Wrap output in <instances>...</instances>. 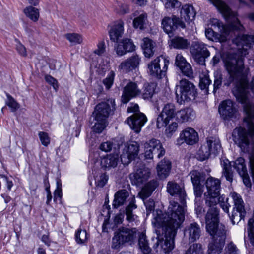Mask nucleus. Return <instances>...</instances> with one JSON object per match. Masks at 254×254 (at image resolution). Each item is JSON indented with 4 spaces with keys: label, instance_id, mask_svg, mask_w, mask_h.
Returning a JSON list of instances; mask_svg holds the SVG:
<instances>
[{
    "label": "nucleus",
    "instance_id": "obj_19",
    "mask_svg": "<svg viewBox=\"0 0 254 254\" xmlns=\"http://www.w3.org/2000/svg\"><path fill=\"white\" fill-rule=\"evenodd\" d=\"M180 139L189 145H193L198 141V134L192 128L187 127L184 129L180 134Z\"/></svg>",
    "mask_w": 254,
    "mask_h": 254
},
{
    "label": "nucleus",
    "instance_id": "obj_23",
    "mask_svg": "<svg viewBox=\"0 0 254 254\" xmlns=\"http://www.w3.org/2000/svg\"><path fill=\"white\" fill-rule=\"evenodd\" d=\"M200 232L199 225L196 223H192L186 227L184 235L188 238L190 242H193L199 238Z\"/></svg>",
    "mask_w": 254,
    "mask_h": 254
},
{
    "label": "nucleus",
    "instance_id": "obj_26",
    "mask_svg": "<svg viewBox=\"0 0 254 254\" xmlns=\"http://www.w3.org/2000/svg\"><path fill=\"white\" fill-rule=\"evenodd\" d=\"M158 186L157 182L154 180L146 183L139 192L138 195L143 200L149 197Z\"/></svg>",
    "mask_w": 254,
    "mask_h": 254
},
{
    "label": "nucleus",
    "instance_id": "obj_20",
    "mask_svg": "<svg viewBox=\"0 0 254 254\" xmlns=\"http://www.w3.org/2000/svg\"><path fill=\"white\" fill-rule=\"evenodd\" d=\"M134 17L133 26L136 29L143 30L147 27L148 24V16L146 13L143 11H136L131 15V18Z\"/></svg>",
    "mask_w": 254,
    "mask_h": 254
},
{
    "label": "nucleus",
    "instance_id": "obj_36",
    "mask_svg": "<svg viewBox=\"0 0 254 254\" xmlns=\"http://www.w3.org/2000/svg\"><path fill=\"white\" fill-rule=\"evenodd\" d=\"M210 150H211L212 154H216L221 150V146L219 139L214 137H208L205 143Z\"/></svg>",
    "mask_w": 254,
    "mask_h": 254
},
{
    "label": "nucleus",
    "instance_id": "obj_33",
    "mask_svg": "<svg viewBox=\"0 0 254 254\" xmlns=\"http://www.w3.org/2000/svg\"><path fill=\"white\" fill-rule=\"evenodd\" d=\"M154 42L148 38H144L142 40L141 47L146 57L150 58L154 54Z\"/></svg>",
    "mask_w": 254,
    "mask_h": 254
},
{
    "label": "nucleus",
    "instance_id": "obj_21",
    "mask_svg": "<svg viewBox=\"0 0 254 254\" xmlns=\"http://www.w3.org/2000/svg\"><path fill=\"white\" fill-rule=\"evenodd\" d=\"M167 191L172 196L179 197L181 203H183L186 197L184 189L178 184L174 181H169L167 185Z\"/></svg>",
    "mask_w": 254,
    "mask_h": 254
},
{
    "label": "nucleus",
    "instance_id": "obj_34",
    "mask_svg": "<svg viewBox=\"0 0 254 254\" xmlns=\"http://www.w3.org/2000/svg\"><path fill=\"white\" fill-rule=\"evenodd\" d=\"M23 11L26 16L33 22H36L38 21L40 17V12L38 8L33 7L32 5L26 7Z\"/></svg>",
    "mask_w": 254,
    "mask_h": 254
},
{
    "label": "nucleus",
    "instance_id": "obj_12",
    "mask_svg": "<svg viewBox=\"0 0 254 254\" xmlns=\"http://www.w3.org/2000/svg\"><path fill=\"white\" fill-rule=\"evenodd\" d=\"M139 145L136 141H129L125 146L121 160L123 164L127 165L136 158L139 153Z\"/></svg>",
    "mask_w": 254,
    "mask_h": 254
},
{
    "label": "nucleus",
    "instance_id": "obj_13",
    "mask_svg": "<svg viewBox=\"0 0 254 254\" xmlns=\"http://www.w3.org/2000/svg\"><path fill=\"white\" fill-rule=\"evenodd\" d=\"M161 25L164 31L168 35L172 34L179 27L185 28V23L175 15L164 17L162 20Z\"/></svg>",
    "mask_w": 254,
    "mask_h": 254
},
{
    "label": "nucleus",
    "instance_id": "obj_10",
    "mask_svg": "<svg viewBox=\"0 0 254 254\" xmlns=\"http://www.w3.org/2000/svg\"><path fill=\"white\" fill-rule=\"evenodd\" d=\"M144 156L146 159H152L154 154H157L158 158L164 155L165 150L159 140L151 139L144 144Z\"/></svg>",
    "mask_w": 254,
    "mask_h": 254
},
{
    "label": "nucleus",
    "instance_id": "obj_5",
    "mask_svg": "<svg viewBox=\"0 0 254 254\" xmlns=\"http://www.w3.org/2000/svg\"><path fill=\"white\" fill-rule=\"evenodd\" d=\"M115 110V103L114 99H110L105 102L98 104L93 113L95 124L92 128L94 132L100 133L106 126L107 119Z\"/></svg>",
    "mask_w": 254,
    "mask_h": 254
},
{
    "label": "nucleus",
    "instance_id": "obj_31",
    "mask_svg": "<svg viewBox=\"0 0 254 254\" xmlns=\"http://www.w3.org/2000/svg\"><path fill=\"white\" fill-rule=\"evenodd\" d=\"M189 45L188 40L182 37L176 36L170 40V46L175 49H186Z\"/></svg>",
    "mask_w": 254,
    "mask_h": 254
},
{
    "label": "nucleus",
    "instance_id": "obj_46",
    "mask_svg": "<svg viewBox=\"0 0 254 254\" xmlns=\"http://www.w3.org/2000/svg\"><path fill=\"white\" fill-rule=\"evenodd\" d=\"M185 254H203L201 245L197 243L192 244L186 251Z\"/></svg>",
    "mask_w": 254,
    "mask_h": 254
},
{
    "label": "nucleus",
    "instance_id": "obj_60",
    "mask_svg": "<svg viewBox=\"0 0 254 254\" xmlns=\"http://www.w3.org/2000/svg\"><path fill=\"white\" fill-rule=\"evenodd\" d=\"M193 186L194 193L196 197H201L203 191V186H202L200 183L198 184L193 185Z\"/></svg>",
    "mask_w": 254,
    "mask_h": 254
},
{
    "label": "nucleus",
    "instance_id": "obj_63",
    "mask_svg": "<svg viewBox=\"0 0 254 254\" xmlns=\"http://www.w3.org/2000/svg\"><path fill=\"white\" fill-rule=\"evenodd\" d=\"M16 49L18 53L23 57L27 56V52L26 48L20 43H18L16 44Z\"/></svg>",
    "mask_w": 254,
    "mask_h": 254
},
{
    "label": "nucleus",
    "instance_id": "obj_51",
    "mask_svg": "<svg viewBox=\"0 0 254 254\" xmlns=\"http://www.w3.org/2000/svg\"><path fill=\"white\" fill-rule=\"evenodd\" d=\"M248 234L250 242L254 245V220L250 219L248 221Z\"/></svg>",
    "mask_w": 254,
    "mask_h": 254
},
{
    "label": "nucleus",
    "instance_id": "obj_4",
    "mask_svg": "<svg viewBox=\"0 0 254 254\" xmlns=\"http://www.w3.org/2000/svg\"><path fill=\"white\" fill-rule=\"evenodd\" d=\"M234 95L237 100L243 104L246 114L244 123L247 129L241 127L236 128L233 132V139L241 150L245 152L248 151L254 136V105L248 99L247 91L244 87L234 91Z\"/></svg>",
    "mask_w": 254,
    "mask_h": 254
},
{
    "label": "nucleus",
    "instance_id": "obj_1",
    "mask_svg": "<svg viewBox=\"0 0 254 254\" xmlns=\"http://www.w3.org/2000/svg\"><path fill=\"white\" fill-rule=\"evenodd\" d=\"M207 191L204 194L206 206L209 207L205 216L207 231L213 236L215 243L209 245L211 253L219 254L221 252L226 239L225 227L218 224V210L216 206L218 201L223 200V196L220 195L221 181L219 179L208 177L205 182Z\"/></svg>",
    "mask_w": 254,
    "mask_h": 254
},
{
    "label": "nucleus",
    "instance_id": "obj_29",
    "mask_svg": "<svg viewBox=\"0 0 254 254\" xmlns=\"http://www.w3.org/2000/svg\"><path fill=\"white\" fill-rule=\"evenodd\" d=\"M181 18L188 23L192 21L195 16L196 13L192 6L186 4L184 5L181 10Z\"/></svg>",
    "mask_w": 254,
    "mask_h": 254
},
{
    "label": "nucleus",
    "instance_id": "obj_58",
    "mask_svg": "<svg viewBox=\"0 0 254 254\" xmlns=\"http://www.w3.org/2000/svg\"><path fill=\"white\" fill-rule=\"evenodd\" d=\"M224 199H221V201H218V203H220L221 207L223 209L224 211L227 213H229V209L230 207V204L228 202V198L223 197Z\"/></svg>",
    "mask_w": 254,
    "mask_h": 254
},
{
    "label": "nucleus",
    "instance_id": "obj_64",
    "mask_svg": "<svg viewBox=\"0 0 254 254\" xmlns=\"http://www.w3.org/2000/svg\"><path fill=\"white\" fill-rule=\"evenodd\" d=\"M107 177L105 174H102L99 178L97 180L96 183L97 185L100 187H103L107 183Z\"/></svg>",
    "mask_w": 254,
    "mask_h": 254
},
{
    "label": "nucleus",
    "instance_id": "obj_2",
    "mask_svg": "<svg viewBox=\"0 0 254 254\" xmlns=\"http://www.w3.org/2000/svg\"><path fill=\"white\" fill-rule=\"evenodd\" d=\"M153 215L152 225L157 229L162 228L166 238L165 240L158 239L156 245L157 246L160 245L163 252L170 254L174 248V238L177 230L185 220L184 208L177 202L171 201L165 216L158 210Z\"/></svg>",
    "mask_w": 254,
    "mask_h": 254
},
{
    "label": "nucleus",
    "instance_id": "obj_45",
    "mask_svg": "<svg viewBox=\"0 0 254 254\" xmlns=\"http://www.w3.org/2000/svg\"><path fill=\"white\" fill-rule=\"evenodd\" d=\"M7 99L5 104L10 108L11 112L16 111L20 108V104L8 93H6Z\"/></svg>",
    "mask_w": 254,
    "mask_h": 254
},
{
    "label": "nucleus",
    "instance_id": "obj_48",
    "mask_svg": "<svg viewBox=\"0 0 254 254\" xmlns=\"http://www.w3.org/2000/svg\"><path fill=\"white\" fill-rule=\"evenodd\" d=\"M189 175L190 176L193 185L200 184L203 178L201 174L196 170L192 171L190 172Z\"/></svg>",
    "mask_w": 254,
    "mask_h": 254
},
{
    "label": "nucleus",
    "instance_id": "obj_47",
    "mask_svg": "<svg viewBox=\"0 0 254 254\" xmlns=\"http://www.w3.org/2000/svg\"><path fill=\"white\" fill-rule=\"evenodd\" d=\"M214 92L219 89L222 82V75L219 70H216L214 72Z\"/></svg>",
    "mask_w": 254,
    "mask_h": 254
},
{
    "label": "nucleus",
    "instance_id": "obj_8",
    "mask_svg": "<svg viewBox=\"0 0 254 254\" xmlns=\"http://www.w3.org/2000/svg\"><path fill=\"white\" fill-rule=\"evenodd\" d=\"M169 64L167 57L159 56L148 64V72L153 77L162 78L165 75Z\"/></svg>",
    "mask_w": 254,
    "mask_h": 254
},
{
    "label": "nucleus",
    "instance_id": "obj_41",
    "mask_svg": "<svg viewBox=\"0 0 254 254\" xmlns=\"http://www.w3.org/2000/svg\"><path fill=\"white\" fill-rule=\"evenodd\" d=\"M138 245L144 254H152L150 253L151 249L148 246L146 235L144 233H141L139 235Z\"/></svg>",
    "mask_w": 254,
    "mask_h": 254
},
{
    "label": "nucleus",
    "instance_id": "obj_59",
    "mask_svg": "<svg viewBox=\"0 0 254 254\" xmlns=\"http://www.w3.org/2000/svg\"><path fill=\"white\" fill-rule=\"evenodd\" d=\"M105 51V42L103 41H100L97 44V49H96L94 53L99 56L102 55Z\"/></svg>",
    "mask_w": 254,
    "mask_h": 254
},
{
    "label": "nucleus",
    "instance_id": "obj_54",
    "mask_svg": "<svg viewBox=\"0 0 254 254\" xmlns=\"http://www.w3.org/2000/svg\"><path fill=\"white\" fill-rule=\"evenodd\" d=\"M114 77L115 73L113 71H111L107 77L103 80V83L107 89H110L112 86L114 82Z\"/></svg>",
    "mask_w": 254,
    "mask_h": 254
},
{
    "label": "nucleus",
    "instance_id": "obj_18",
    "mask_svg": "<svg viewBox=\"0 0 254 254\" xmlns=\"http://www.w3.org/2000/svg\"><path fill=\"white\" fill-rule=\"evenodd\" d=\"M219 112L223 119L229 120L234 116L236 109L231 100H226L219 105Z\"/></svg>",
    "mask_w": 254,
    "mask_h": 254
},
{
    "label": "nucleus",
    "instance_id": "obj_6",
    "mask_svg": "<svg viewBox=\"0 0 254 254\" xmlns=\"http://www.w3.org/2000/svg\"><path fill=\"white\" fill-rule=\"evenodd\" d=\"M175 93L177 102L184 104L195 100L197 92L193 83L184 79L176 85Z\"/></svg>",
    "mask_w": 254,
    "mask_h": 254
},
{
    "label": "nucleus",
    "instance_id": "obj_16",
    "mask_svg": "<svg viewBox=\"0 0 254 254\" xmlns=\"http://www.w3.org/2000/svg\"><path fill=\"white\" fill-rule=\"evenodd\" d=\"M150 175V170L144 165L141 166L136 171L130 175L132 183L139 186L148 179Z\"/></svg>",
    "mask_w": 254,
    "mask_h": 254
},
{
    "label": "nucleus",
    "instance_id": "obj_50",
    "mask_svg": "<svg viewBox=\"0 0 254 254\" xmlns=\"http://www.w3.org/2000/svg\"><path fill=\"white\" fill-rule=\"evenodd\" d=\"M68 152V144L67 142L62 143L56 150V154L60 158H63Z\"/></svg>",
    "mask_w": 254,
    "mask_h": 254
},
{
    "label": "nucleus",
    "instance_id": "obj_27",
    "mask_svg": "<svg viewBox=\"0 0 254 254\" xmlns=\"http://www.w3.org/2000/svg\"><path fill=\"white\" fill-rule=\"evenodd\" d=\"M230 195L233 200L235 208L237 212L239 213L240 220L244 218L246 213L243 199L241 196L235 192L231 193Z\"/></svg>",
    "mask_w": 254,
    "mask_h": 254
},
{
    "label": "nucleus",
    "instance_id": "obj_57",
    "mask_svg": "<svg viewBox=\"0 0 254 254\" xmlns=\"http://www.w3.org/2000/svg\"><path fill=\"white\" fill-rule=\"evenodd\" d=\"M144 204L146 206L147 215H149L152 211H154L155 203L153 200L149 199L146 201L143 200Z\"/></svg>",
    "mask_w": 254,
    "mask_h": 254
},
{
    "label": "nucleus",
    "instance_id": "obj_17",
    "mask_svg": "<svg viewBox=\"0 0 254 254\" xmlns=\"http://www.w3.org/2000/svg\"><path fill=\"white\" fill-rule=\"evenodd\" d=\"M108 33L110 40L114 42H118L124 32V22L119 19L113 22L110 26Z\"/></svg>",
    "mask_w": 254,
    "mask_h": 254
},
{
    "label": "nucleus",
    "instance_id": "obj_39",
    "mask_svg": "<svg viewBox=\"0 0 254 254\" xmlns=\"http://www.w3.org/2000/svg\"><path fill=\"white\" fill-rule=\"evenodd\" d=\"M156 85L154 83L145 84L142 97L144 100H150L155 93Z\"/></svg>",
    "mask_w": 254,
    "mask_h": 254
},
{
    "label": "nucleus",
    "instance_id": "obj_56",
    "mask_svg": "<svg viewBox=\"0 0 254 254\" xmlns=\"http://www.w3.org/2000/svg\"><path fill=\"white\" fill-rule=\"evenodd\" d=\"M127 52H132L135 49V46L131 40L124 39L121 41Z\"/></svg>",
    "mask_w": 254,
    "mask_h": 254
},
{
    "label": "nucleus",
    "instance_id": "obj_52",
    "mask_svg": "<svg viewBox=\"0 0 254 254\" xmlns=\"http://www.w3.org/2000/svg\"><path fill=\"white\" fill-rule=\"evenodd\" d=\"M115 10L117 13L121 14H125L129 12L128 6L126 4L119 2L116 6Z\"/></svg>",
    "mask_w": 254,
    "mask_h": 254
},
{
    "label": "nucleus",
    "instance_id": "obj_14",
    "mask_svg": "<svg viewBox=\"0 0 254 254\" xmlns=\"http://www.w3.org/2000/svg\"><path fill=\"white\" fill-rule=\"evenodd\" d=\"M147 121L145 115L139 112L134 113L131 116L128 117L126 122L128 124L130 128L137 133L140 132L141 127Z\"/></svg>",
    "mask_w": 254,
    "mask_h": 254
},
{
    "label": "nucleus",
    "instance_id": "obj_7",
    "mask_svg": "<svg viewBox=\"0 0 254 254\" xmlns=\"http://www.w3.org/2000/svg\"><path fill=\"white\" fill-rule=\"evenodd\" d=\"M136 233L135 228H129L125 227L119 228L114 232L112 239L111 247L114 249L121 248L125 243L133 240Z\"/></svg>",
    "mask_w": 254,
    "mask_h": 254
},
{
    "label": "nucleus",
    "instance_id": "obj_15",
    "mask_svg": "<svg viewBox=\"0 0 254 254\" xmlns=\"http://www.w3.org/2000/svg\"><path fill=\"white\" fill-rule=\"evenodd\" d=\"M141 94V90L138 88L137 83L129 82L124 87L121 100L123 103H127L133 98Z\"/></svg>",
    "mask_w": 254,
    "mask_h": 254
},
{
    "label": "nucleus",
    "instance_id": "obj_9",
    "mask_svg": "<svg viewBox=\"0 0 254 254\" xmlns=\"http://www.w3.org/2000/svg\"><path fill=\"white\" fill-rule=\"evenodd\" d=\"M190 52L195 61L202 65L205 64V58L209 57L210 55L206 45L199 41L192 43Z\"/></svg>",
    "mask_w": 254,
    "mask_h": 254
},
{
    "label": "nucleus",
    "instance_id": "obj_24",
    "mask_svg": "<svg viewBox=\"0 0 254 254\" xmlns=\"http://www.w3.org/2000/svg\"><path fill=\"white\" fill-rule=\"evenodd\" d=\"M157 175L160 179H165L169 176L171 169V163L164 158L159 162L156 167Z\"/></svg>",
    "mask_w": 254,
    "mask_h": 254
},
{
    "label": "nucleus",
    "instance_id": "obj_30",
    "mask_svg": "<svg viewBox=\"0 0 254 254\" xmlns=\"http://www.w3.org/2000/svg\"><path fill=\"white\" fill-rule=\"evenodd\" d=\"M128 196L129 192L126 190H121L118 191L114 195L113 207L117 208L123 205Z\"/></svg>",
    "mask_w": 254,
    "mask_h": 254
},
{
    "label": "nucleus",
    "instance_id": "obj_55",
    "mask_svg": "<svg viewBox=\"0 0 254 254\" xmlns=\"http://www.w3.org/2000/svg\"><path fill=\"white\" fill-rule=\"evenodd\" d=\"M38 136L43 145L47 146L50 144V138L47 133L40 131L38 133Z\"/></svg>",
    "mask_w": 254,
    "mask_h": 254
},
{
    "label": "nucleus",
    "instance_id": "obj_44",
    "mask_svg": "<svg viewBox=\"0 0 254 254\" xmlns=\"http://www.w3.org/2000/svg\"><path fill=\"white\" fill-rule=\"evenodd\" d=\"M89 237L88 234L85 230L79 228L75 234V238L76 242L79 244L85 243Z\"/></svg>",
    "mask_w": 254,
    "mask_h": 254
},
{
    "label": "nucleus",
    "instance_id": "obj_22",
    "mask_svg": "<svg viewBox=\"0 0 254 254\" xmlns=\"http://www.w3.org/2000/svg\"><path fill=\"white\" fill-rule=\"evenodd\" d=\"M175 64L184 75L188 77L192 76L193 70L190 64L181 54H178L176 55Z\"/></svg>",
    "mask_w": 254,
    "mask_h": 254
},
{
    "label": "nucleus",
    "instance_id": "obj_49",
    "mask_svg": "<svg viewBox=\"0 0 254 254\" xmlns=\"http://www.w3.org/2000/svg\"><path fill=\"white\" fill-rule=\"evenodd\" d=\"M211 83V80L210 79L209 76L205 75L203 77L200 79L199 86L201 90H205L204 92L205 93H207L208 86Z\"/></svg>",
    "mask_w": 254,
    "mask_h": 254
},
{
    "label": "nucleus",
    "instance_id": "obj_42",
    "mask_svg": "<svg viewBox=\"0 0 254 254\" xmlns=\"http://www.w3.org/2000/svg\"><path fill=\"white\" fill-rule=\"evenodd\" d=\"M233 166L240 175H244L247 172L244 159L242 157L238 158L234 161Z\"/></svg>",
    "mask_w": 254,
    "mask_h": 254
},
{
    "label": "nucleus",
    "instance_id": "obj_62",
    "mask_svg": "<svg viewBox=\"0 0 254 254\" xmlns=\"http://www.w3.org/2000/svg\"><path fill=\"white\" fill-rule=\"evenodd\" d=\"M115 49L117 54L119 56H123L127 53L124 47V44H122L121 41L118 43L115 47Z\"/></svg>",
    "mask_w": 254,
    "mask_h": 254
},
{
    "label": "nucleus",
    "instance_id": "obj_37",
    "mask_svg": "<svg viewBox=\"0 0 254 254\" xmlns=\"http://www.w3.org/2000/svg\"><path fill=\"white\" fill-rule=\"evenodd\" d=\"M206 37L210 40L215 42H224L227 40V36L222 33L215 32L211 29H207L205 30Z\"/></svg>",
    "mask_w": 254,
    "mask_h": 254
},
{
    "label": "nucleus",
    "instance_id": "obj_38",
    "mask_svg": "<svg viewBox=\"0 0 254 254\" xmlns=\"http://www.w3.org/2000/svg\"><path fill=\"white\" fill-rule=\"evenodd\" d=\"M221 166L223 168L222 173L226 180L229 182L233 180V173L231 170V165L228 160L221 161Z\"/></svg>",
    "mask_w": 254,
    "mask_h": 254
},
{
    "label": "nucleus",
    "instance_id": "obj_40",
    "mask_svg": "<svg viewBox=\"0 0 254 254\" xmlns=\"http://www.w3.org/2000/svg\"><path fill=\"white\" fill-rule=\"evenodd\" d=\"M211 154H212V152L205 143L201 145V147L198 150L197 153V157L199 160L204 161L208 159Z\"/></svg>",
    "mask_w": 254,
    "mask_h": 254
},
{
    "label": "nucleus",
    "instance_id": "obj_28",
    "mask_svg": "<svg viewBox=\"0 0 254 254\" xmlns=\"http://www.w3.org/2000/svg\"><path fill=\"white\" fill-rule=\"evenodd\" d=\"M140 59L138 55H134L121 63L119 68L125 70H131L137 67Z\"/></svg>",
    "mask_w": 254,
    "mask_h": 254
},
{
    "label": "nucleus",
    "instance_id": "obj_11",
    "mask_svg": "<svg viewBox=\"0 0 254 254\" xmlns=\"http://www.w3.org/2000/svg\"><path fill=\"white\" fill-rule=\"evenodd\" d=\"M176 109L175 105L172 103L165 104L162 112L157 119V127L161 128L166 127L176 116Z\"/></svg>",
    "mask_w": 254,
    "mask_h": 254
},
{
    "label": "nucleus",
    "instance_id": "obj_3",
    "mask_svg": "<svg viewBox=\"0 0 254 254\" xmlns=\"http://www.w3.org/2000/svg\"><path fill=\"white\" fill-rule=\"evenodd\" d=\"M233 43L238 47L241 56H245L248 54V49L254 44V36L242 35L237 36L233 40ZM225 66L229 74L228 79L224 80V84L228 86L232 83L236 84L241 82L247 76L249 69L245 68L243 58L242 57H229L225 61Z\"/></svg>",
    "mask_w": 254,
    "mask_h": 254
},
{
    "label": "nucleus",
    "instance_id": "obj_32",
    "mask_svg": "<svg viewBox=\"0 0 254 254\" xmlns=\"http://www.w3.org/2000/svg\"><path fill=\"white\" fill-rule=\"evenodd\" d=\"M193 111L191 108L182 109L176 114V119L178 122L183 123L190 121L193 117Z\"/></svg>",
    "mask_w": 254,
    "mask_h": 254
},
{
    "label": "nucleus",
    "instance_id": "obj_25",
    "mask_svg": "<svg viewBox=\"0 0 254 254\" xmlns=\"http://www.w3.org/2000/svg\"><path fill=\"white\" fill-rule=\"evenodd\" d=\"M119 162V157L117 154L107 155L101 159L102 167L109 170L115 168Z\"/></svg>",
    "mask_w": 254,
    "mask_h": 254
},
{
    "label": "nucleus",
    "instance_id": "obj_53",
    "mask_svg": "<svg viewBox=\"0 0 254 254\" xmlns=\"http://www.w3.org/2000/svg\"><path fill=\"white\" fill-rule=\"evenodd\" d=\"M167 9L178 7L180 2L177 0H161Z\"/></svg>",
    "mask_w": 254,
    "mask_h": 254
},
{
    "label": "nucleus",
    "instance_id": "obj_35",
    "mask_svg": "<svg viewBox=\"0 0 254 254\" xmlns=\"http://www.w3.org/2000/svg\"><path fill=\"white\" fill-rule=\"evenodd\" d=\"M135 202V198L134 196H133L130 199L129 205L126 209V219L129 222L134 221L137 217L135 215L132 214L133 210L137 208Z\"/></svg>",
    "mask_w": 254,
    "mask_h": 254
},
{
    "label": "nucleus",
    "instance_id": "obj_43",
    "mask_svg": "<svg viewBox=\"0 0 254 254\" xmlns=\"http://www.w3.org/2000/svg\"><path fill=\"white\" fill-rule=\"evenodd\" d=\"M64 36L73 45L80 44L83 42L82 35L78 33H67L65 34Z\"/></svg>",
    "mask_w": 254,
    "mask_h": 254
},
{
    "label": "nucleus",
    "instance_id": "obj_61",
    "mask_svg": "<svg viewBox=\"0 0 254 254\" xmlns=\"http://www.w3.org/2000/svg\"><path fill=\"white\" fill-rule=\"evenodd\" d=\"M113 146V143L110 141H107L102 143L100 146V149L105 152L110 151Z\"/></svg>",
    "mask_w": 254,
    "mask_h": 254
}]
</instances>
